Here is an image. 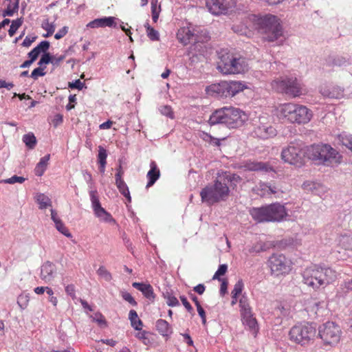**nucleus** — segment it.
<instances>
[{"label": "nucleus", "instance_id": "nucleus-56", "mask_svg": "<svg viewBox=\"0 0 352 352\" xmlns=\"http://www.w3.org/2000/svg\"><path fill=\"white\" fill-rule=\"evenodd\" d=\"M50 47V43L47 41H41L36 47L34 48L39 52V54L41 52H45Z\"/></svg>", "mask_w": 352, "mask_h": 352}, {"label": "nucleus", "instance_id": "nucleus-8", "mask_svg": "<svg viewBox=\"0 0 352 352\" xmlns=\"http://www.w3.org/2000/svg\"><path fill=\"white\" fill-rule=\"evenodd\" d=\"M317 329L312 323L298 324L291 328L289 332V340L301 346L309 344L314 340Z\"/></svg>", "mask_w": 352, "mask_h": 352}, {"label": "nucleus", "instance_id": "nucleus-44", "mask_svg": "<svg viewBox=\"0 0 352 352\" xmlns=\"http://www.w3.org/2000/svg\"><path fill=\"white\" fill-rule=\"evenodd\" d=\"M55 227L58 232L65 236L68 238L72 237V234L62 221L56 222V223H55Z\"/></svg>", "mask_w": 352, "mask_h": 352}, {"label": "nucleus", "instance_id": "nucleus-33", "mask_svg": "<svg viewBox=\"0 0 352 352\" xmlns=\"http://www.w3.org/2000/svg\"><path fill=\"white\" fill-rule=\"evenodd\" d=\"M131 326L136 330H142L143 326L142 321L138 318V314L135 310H131L129 314Z\"/></svg>", "mask_w": 352, "mask_h": 352}, {"label": "nucleus", "instance_id": "nucleus-43", "mask_svg": "<svg viewBox=\"0 0 352 352\" xmlns=\"http://www.w3.org/2000/svg\"><path fill=\"white\" fill-rule=\"evenodd\" d=\"M23 23V19L22 18L16 19V20H13L12 21V24L10 27V29L8 30V34L10 36H13L17 30L21 26Z\"/></svg>", "mask_w": 352, "mask_h": 352}, {"label": "nucleus", "instance_id": "nucleus-29", "mask_svg": "<svg viewBox=\"0 0 352 352\" xmlns=\"http://www.w3.org/2000/svg\"><path fill=\"white\" fill-rule=\"evenodd\" d=\"M155 327L159 333H160L164 337H168L173 333L170 325L165 320H157Z\"/></svg>", "mask_w": 352, "mask_h": 352}, {"label": "nucleus", "instance_id": "nucleus-28", "mask_svg": "<svg viewBox=\"0 0 352 352\" xmlns=\"http://www.w3.org/2000/svg\"><path fill=\"white\" fill-rule=\"evenodd\" d=\"M228 98L233 97L243 91L247 87L240 81H227Z\"/></svg>", "mask_w": 352, "mask_h": 352}, {"label": "nucleus", "instance_id": "nucleus-31", "mask_svg": "<svg viewBox=\"0 0 352 352\" xmlns=\"http://www.w3.org/2000/svg\"><path fill=\"white\" fill-rule=\"evenodd\" d=\"M338 245L344 250L352 251V236L348 234L340 235L338 238Z\"/></svg>", "mask_w": 352, "mask_h": 352}, {"label": "nucleus", "instance_id": "nucleus-17", "mask_svg": "<svg viewBox=\"0 0 352 352\" xmlns=\"http://www.w3.org/2000/svg\"><path fill=\"white\" fill-rule=\"evenodd\" d=\"M210 38V37L206 32H201L199 35H197L196 38H195L194 42L192 43L191 50L204 55L207 51L206 43L209 41Z\"/></svg>", "mask_w": 352, "mask_h": 352}, {"label": "nucleus", "instance_id": "nucleus-3", "mask_svg": "<svg viewBox=\"0 0 352 352\" xmlns=\"http://www.w3.org/2000/svg\"><path fill=\"white\" fill-rule=\"evenodd\" d=\"M339 274L331 267L319 266L307 267L302 272V282L309 287L316 291L333 283Z\"/></svg>", "mask_w": 352, "mask_h": 352}, {"label": "nucleus", "instance_id": "nucleus-13", "mask_svg": "<svg viewBox=\"0 0 352 352\" xmlns=\"http://www.w3.org/2000/svg\"><path fill=\"white\" fill-rule=\"evenodd\" d=\"M206 6L213 15H226L232 12L236 6L235 0H206Z\"/></svg>", "mask_w": 352, "mask_h": 352}, {"label": "nucleus", "instance_id": "nucleus-54", "mask_svg": "<svg viewBox=\"0 0 352 352\" xmlns=\"http://www.w3.org/2000/svg\"><path fill=\"white\" fill-rule=\"evenodd\" d=\"M227 270H228V266L226 264H222V265H220L217 271L215 272V274H214L213 277H212V279H219L220 280L219 277L221 276H223L226 272H227Z\"/></svg>", "mask_w": 352, "mask_h": 352}, {"label": "nucleus", "instance_id": "nucleus-27", "mask_svg": "<svg viewBox=\"0 0 352 352\" xmlns=\"http://www.w3.org/2000/svg\"><path fill=\"white\" fill-rule=\"evenodd\" d=\"M132 286L140 291L143 295L150 300H153L155 298L153 288L150 284H144L142 283L134 282Z\"/></svg>", "mask_w": 352, "mask_h": 352}, {"label": "nucleus", "instance_id": "nucleus-21", "mask_svg": "<svg viewBox=\"0 0 352 352\" xmlns=\"http://www.w3.org/2000/svg\"><path fill=\"white\" fill-rule=\"evenodd\" d=\"M243 167L245 170L250 171H261V172H270L274 171L273 167L267 162H257V161H247Z\"/></svg>", "mask_w": 352, "mask_h": 352}, {"label": "nucleus", "instance_id": "nucleus-15", "mask_svg": "<svg viewBox=\"0 0 352 352\" xmlns=\"http://www.w3.org/2000/svg\"><path fill=\"white\" fill-rule=\"evenodd\" d=\"M254 133L261 139H268L276 135V129L271 125L266 117H260L258 124L254 127Z\"/></svg>", "mask_w": 352, "mask_h": 352}, {"label": "nucleus", "instance_id": "nucleus-45", "mask_svg": "<svg viewBox=\"0 0 352 352\" xmlns=\"http://www.w3.org/2000/svg\"><path fill=\"white\" fill-rule=\"evenodd\" d=\"M203 139L205 141L209 142L210 144L219 146L221 145V141H223L226 139V138H213L211 135L204 133V137Z\"/></svg>", "mask_w": 352, "mask_h": 352}, {"label": "nucleus", "instance_id": "nucleus-11", "mask_svg": "<svg viewBox=\"0 0 352 352\" xmlns=\"http://www.w3.org/2000/svg\"><path fill=\"white\" fill-rule=\"evenodd\" d=\"M292 261L283 254H273L268 260L271 274L275 277L285 276L293 270Z\"/></svg>", "mask_w": 352, "mask_h": 352}, {"label": "nucleus", "instance_id": "nucleus-23", "mask_svg": "<svg viewBox=\"0 0 352 352\" xmlns=\"http://www.w3.org/2000/svg\"><path fill=\"white\" fill-rule=\"evenodd\" d=\"M116 26V18L113 16L96 19L87 24V27L91 28H98L105 27L111 28Z\"/></svg>", "mask_w": 352, "mask_h": 352}, {"label": "nucleus", "instance_id": "nucleus-12", "mask_svg": "<svg viewBox=\"0 0 352 352\" xmlns=\"http://www.w3.org/2000/svg\"><path fill=\"white\" fill-rule=\"evenodd\" d=\"M272 87L278 92L285 93L293 98L302 94V87L296 78L277 79L272 82Z\"/></svg>", "mask_w": 352, "mask_h": 352}, {"label": "nucleus", "instance_id": "nucleus-25", "mask_svg": "<svg viewBox=\"0 0 352 352\" xmlns=\"http://www.w3.org/2000/svg\"><path fill=\"white\" fill-rule=\"evenodd\" d=\"M160 177V170L158 168L156 162L155 161H151L150 163V170L146 174V177L148 179V182L146 184V188H148L151 187L156 181Z\"/></svg>", "mask_w": 352, "mask_h": 352}, {"label": "nucleus", "instance_id": "nucleus-52", "mask_svg": "<svg viewBox=\"0 0 352 352\" xmlns=\"http://www.w3.org/2000/svg\"><path fill=\"white\" fill-rule=\"evenodd\" d=\"M243 283L242 281V280H239L234 285V289H232V292H231V295L232 296H239L243 289Z\"/></svg>", "mask_w": 352, "mask_h": 352}, {"label": "nucleus", "instance_id": "nucleus-58", "mask_svg": "<svg viewBox=\"0 0 352 352\" xmlns=\"http://www.w3.org/2000/svg\"><path fill=\"white\" fill-rule=\"evenodd\" d=\"M122 298L129 302L131 305L135 306L137 305V302L133 296L129 292H123L122 294Z\"/></svg>", "mask_w": 352, "mask_h": 352}, {"label": "nucleus", "instance_id": "nucleus-5", "mask_svg": "<svg viewBox=\"0 0 352 352\" xmlns=\"http://www.w3.org/2000/svg\"><path fill=\"white\" fill-rule=\"evenodd\" d=\"M307 157L317 163L333 167L342 162V156L328 144H314L307 146Z\"/></svg>", "mask_w": 352, "mask_h": 352}, {"label": "nucleus", "instance_id": "nucleus-41", "mask_svg": "<svg viewBox=\"0 0 352 352\" xmlns=\"http://www.w3.org/2000/svg\"><path fill=\"white\" fill-rule=\"evenodd\" d=\"M23 141L29 148H34L36 144V137L33 133H28L23 135Z\"/></svg>", "mask_w": 352, "mask_h": 352}, {"label": "nucleus", "instance_id": "nucleus-18", "mask_svg": "<svg viewBox=\"0 0 352 352\" xmlns=\"http://www.w3.org/2000/svg\"><path fill=\"white\" fill-rule=\"evenodd\" d=\"M269 208L271 221H281L287 216L285 207L279 203L270 204Z\"/></svg>", "mask_w": 352, "mask_h": 352}, {"label": "nucleus", "instance_id": "nucleus-57", "mask_svg": "<svg viewBox=\"0 0 352 352\" xmlns=\"http://www.w3.org/2000/svg\"><path fill=\"white\" fill-rule=\"evenodd\" d=\"M50 63H52V56L49 53H45L41 56L38 64L40 67H42L43 65H47Z\"/></svg>", "mask_w": 352, "mask_h": 352}, {"label": "nucleus", "instance_id": "nucleus-53", "mask_svg": "<svg viewBox=\"0 0 352 352\" xmlns=\"http://www.w3.org/2000/svg\"><path fill=\"white\" fill-rule=\"evenodd\" d=\"M160 111L162 114L170 118H174V113L173 111V109L170 106L168 105H164L160 107Z\"/></svg>", "mask_w": 352, "mask_h": 352}, {"label": "nucleus", "instance_id": "nucleus-46", "mask_svg": "<svg viewBox=\"0 0 352 352\" xmlns=\"http://www.w3.org/2000/svg\"><path fill=\"white\" fill-rule=\"evenodd\" d=\"M97 274L103 278L106 281H110L112 279L111 273L104 267L100 266L97 270Z\"/></svg>", "mask_w": 352, "mask_h": 352}, {"label": "nucleus", "instance_id": "nucleus-40", "mask_svg": "<svg viewBox=\"0 0 352 352\" xmlns=\"http://www.w3.org/2000/svg\"><path fill=\"white\" fill-rule=\"evenodd\" d=\"M41 27L47 31V33L43 34L44 37H49L54 32L55 25L53 23H50L48 19H45L43 21Z\"/></svg>", "mask_w": 352, "mask_h": 352}, {"label": "nucleus", "instance_id": "nucleus-50", "mask_svg": "<svg viewBox=\"0 0 352 352\" xmlns=\"http://www.w3.org/2000/svg\"><path fill=\"white\" fill-rule=\"evenodd\" d=\"M138 332L135 334V337L141 340L145 345H148L151 344V341L148 337V333L145 331H141Z\"/></svg>", "mask_w": 352, "mask_h": 352}, {"label": "nucleus", "instance_id": "nucleus-1", "mask_svg": "<svg viewBox=\"0 0 352 352\" xmlns=\"http://www.w3.org/2000/svg\"><path fill=\"white\" fill-rule=\"evenodd\" d=\"M232 30L248 37L252 36V30H257L262 39L267 42H274L283 36V28L279 19L272 14L265 16L250 15L245 20V24H234Z\"/></svg>", "mask_w": 352, "mask_h": 352}, {"label": "nucleus", "instance_id": "nucleus-2", "mask_svg": "<svg viewBox=\"0 0 352 352\" xmlns=\"http://www.w3.org/2000/svg\"><path fill=\"white\" fill-rule=\"evenodd\" d=\"M241 178L236 175L230 173L219 174L214 182L213 184L206 186L200 192L201 201L208 205H213L220 201L227 200L230 196V182H239Z\"/></svg>", "mask_w": 352, "mask_h": 352}, {"label": "nucleus", "instance_id": "nucleus-64", "mask_svg": "<svg viewBox=\"0 0 352 352\" xmlns=\"http://www.w3.org/2000/svg\"><path fill=\"white\" fill-rule=\"evenodd\" d=\"M65 292L72 296L73 298L76 297L75 295V287L74 285H68L65 287Z\"/></svg>", "mask_w": 352, "mask_h": 352}, {"label": "nucleus", "instance_id": "nucleus-6", "mask_svg": "<svg viewBox=\"0 0 352 352\" xmlns=\"http://www.w3.org/2000/svg\"><path fill=\"white\" fill-rule=\"evenodd\" d=\"M246 113L234 107H223L215 111L210 117L211 124H225L230 129H237L242 126L248 120Z\"/></svg>", "mask_w": 352, "mask_h": 352}, {"label": "nucleus", "instance_id": "nucleus-48", "mask_svg": "<svg viewBox=\"0 0 352 352\" xmlns=\"http://www.w3.org/2000/svg\"><path fill=\"white\" fill-rule=\"evenodd\" d=\"M164 298L166 300L167 305L170 307H176L179 305L177 298L172 294L167 292L164 296Z\"/></svg>", "mask_w": 352, "mask_h": 352}, {"label": "nucleus", "instance_id": "nucleus-60", "mask_svg": "<svg viewBox=\"0 0 352 352\" xmlns=\"http://www.w3.org/2000/svg\"><path fill=\"white\" fill-rule=\"evenodd\" d=\"M84 86V83L80 80H76L74 82H69V87L71 89H82Z\"/></svg>", "mask_w": 352, "mask_h": 352}, {"label": "nucleus", "instance_id": "nucleus-26", "mask_svg": "<svg viewBox=\"0 0 352 352\" xmlns=\"http://www.w3.org/2000/svg\"><path fill=\"white\" fill-rule=\"evenodd\" d=\"M56 266L50 261H46L41 267V278L45 282L50 281L54 276Z\"/></svg>", "mask_w": 352, "mask_h": 352}, {"label": "nucleus", "instance_id": "nucleus-38", "mask_svg": "<svg viewBox=\"0 0 352 352\" xmlns=\"http://www.w3.org/2000/svg\"><path fill=\"white\" fill-rule=\"evenodd\" d=\"M19 10V0H15L13 4L9 3L7 8L3 12V16H12Z\"/></svg>", "mask_w": 352, "mask_h": 352}, {"label": "nucleus", "instance_id": "nucleus-62", "mask_svg": "<svg viewBox=\"0 0 352 352\" xmlns=\"http://www.w3.org/2000/svg\"><path fill=\"white\" fill-rule=\"evenodd\" d=\"M63 121V116L60 114H56L54 116L52 122L54 127H57L60 124H62Z\"/></svg>", "mask_w": 352, "mask_h": 352}, {"label": "nucleus", "instance_id": "nucleus-4", "mask_svg": "<svg viewBox=\"0 0 352 352\" xmlns=\"http://www.w3.org/2000/svg\"><path fill=\"white\" fill-rule=\"evenodd\" d=\"M276 116L284 122L301 125L311 121L313 112L306 106L288 102L281 104L276 108Z\"/></svg>", "mask_w": 352, "mask_h": 352}, {"label": "nucleus", "instance_id": "nucleus-24", "mask_svg": "<svg viewBox=\"0 0 352 352\" xmlns=\"http://www.w3.org/2000/svg\"><path fill=\"white\" fill-rule=\"evenodd\" d=\"M241 320L244 325L248 327L249 331L252 333V335L256 337L257 335L259 328L258 325L257 320L255 317H254L252 312L248 314V315H243L241 316Z\"/></svg>", "mask_w": 352, "mask_h": 352}, {"label": "nucleus", "instance_id": "nucleus-51", "mask_svg": "<svg viewBox=\"0 0 352 352\" xmlns=\"http://www.w3.org/2000/svg\"><path fill=\"white\" fill-rule=\"evenodd\" d=\"M25 181V177L17 176V175H14V176L11 177L10 178L2 180L1 182L4 183V184H13L15 183L22 184Z\"/></svg>", "mask_w": 352, "mask_h": 352}, {"label": "nucleus", "instance_id": "nucleus-59", "mask_svg": "<svg viewBox=\"0 0 352 352\" xmlns=\"http://www.w3.org/2000/svg\"><path fill=\"white\" fill-rule=\"evenodd\" d=\"M68 32V28L67 26H64L61 29H60L58 32L54 35V38L56 40H59L64 37Z\"/></svg>", "mask_w": 352, "mask_h": 352}, {"label": "nucleus", "instance_id": "nucleus-35", "mask_svg": "<svg viewBox=\"0 0 352 352\" xmlns=\"http://www.w3.org/2000/svg\"><path fill=\"white\" fill-rule=\"evenodd\" d=\"M36 200L40 209H45L52 206L51 199L45 195L40 193L36 197Z\"/></svg>", "mask_w": 352, "mask_h": 352}, {"label": "nucleus", "instance_id": "nucleus-61", "mask_svg": "<svg viewBox=\"0 0 352 352\" xmlns=\"http://www.w3.org/2000/svg\"><path fill=\"white\" fill-rule=\"evenodd\" d=\"M65 58V55L54 56H52V64L54 66H58Z\"/></svg>", "mask_w": 352, "mask_h": 352}, {"label": "nucleus", "instance_id": "nucleus-9", "mask_svg": "<svg viewBox=\"0 0 352 352\" xmlns=\"http://www.w3.org/2000/svg\"><path fill=\"white\" fill-rule=\"evenodd\" d=\"M318 335L323 345L333 347L340 342L342 331L337 323L328 321L319 327Z\"/></svg>", "mask_w": 352, "mask_h": 352}, {"label": "nucleus", "instance_id": "nucleus-16", "mask_svg": "<svg viewBox=\"0 0 352 352\" xmlns=\"http://www.w3.org/2000/svg\"><path fill=\"white\" fill-rule=\"evenodd\" d=\"M227 81L212 84L206 88L208 96L218 98H228Z\"/></svg>", "mask_w": 352, "mask_h": 352}, {"label": "nucleus", "instance_id": "nucleus-42", "mask_svg": "<svg viewBox=\"0 0 352 352\" xmlns=\"http://www.w3.org/2000/svg\"><path fill=\"white\" fill-rule=\"evenodd\" d=\"M339 140L342 145L352 151V135L342 133L339 135Z\"/></svg>", "mask_w": 352, "mask_h": 352}, {"label": "nucleus", "instance_id": "nucleus-14", "mask_svg": "<svg viewBox=\"0 0 352 352\" xmlns=\"http://www.w3.org/2000/svg\"><path fill=\"white\" fill-rule=\"evenodd\" d=\"M89 195L95 216L98 218L100 221L104 223H116L112 215L102 207L99 198L97 195V191L91 190L89 192Z\"/></svg>", "mask_w": 352, "mask_h": 352}, {"label": "nucleus", "instance_id": "nucleus-55", "mask_svg": "<svg viewBox=\"0 0 352 352\" xmlns=\"http://www.w3.org/2000/svg\"><path fill=\"white\" fill-rule=\"evenodd\" d=\"M45 67L43 68L42 67H38L34 69L31 74V77L34 79H37L38 76H43L45 74L44 72Z\"/></svg>", "mask_w": 352, "mask_h": 352}, {"label": "nucleus", "instance_id": "nucleus-10", "mask_svg": "<svg viewBox=\"0 0 352 352\" xmlns=\"http://www.w3.org/2000/svg\"><path fill=\"white\" fill-rule=\"evenodd\" d=\"M280 157L285 163L296 166H301L305 162L307 147L304 148L300 144L291 142L286 147L283 148Z\"/></svg>", "mask_w": 352, "mask_h": 352}, {"label": "nucleus", "instance_id": "nucleus-22", "mask_svg": "<svg viewBox=\"0 0 352 352\" xmlns=\"http://www.w3.org/2000/svg\"><path fill=\"white\" fill-rule=\"evenodd\" d=\"M253 191L261 197H265L278 192L279 189L276 186L261 182L253 188Z\"/></svg>", "mask_w": 352, "mask_h": 352}, {"label": "nucleus", "instance_id": "nucleus-30", "mask_svg": "<svg viewBox=\"0 0 352 352\" xmlns=\"http://www.w3.org/2000/svg\"><path fill=\"white\" fill-rule=\"evenodd\" d=\"M50 158V155L48 154L43 157H42L39 162L36 164L34 168V173L37 176H42L47 169L48 162Z\"/></svg>", "mask_w": 352, "mask_h": 352}, {"label": "nucleus", "instance_id": "nucleus-39", "mask_svg": "<svg viewBox=\"0 0 352 352\" xmlns=\"http://www.w3.org/2000/svg\"><path fill=\"white\" fill-rule=\"evenodd\" d=\"M161 12L160 5H157V0L151 1V12L152 19L154 23H156L159 19L160 12Z\"/></svg>", "mask_w": 352, "mask_h": 352}, {"label": "nucleus", "instance_id": "nucleus-36", "mask_svg": "<svg viewBox=\"0 0 352 352\" xmlns=\"http://www.w3.org/2000/svg\"><path fill=\"white\" fill-rule=\"evenodd\" d=\"M352 291V279L344 280L340 285V289L337 292V296H343L349 292Z\"/></svg>", "mask_w": 352, "mask_h": 352}, {"label": "nucleus", "instance_id": "nucleus-63", "mask_svg": "<svg viewBox=\"0 0 352 352\" xmlns=\"http://www.w3.org/2000/svg\"><path fill=\"white\" fill-rule=\"evenodd\" d=\"M180 300H181L183 305L187 309V311L188 312L191 313L193 311V308L192 307V306L190 304V302L187 300V298L185 296H180Z\"/></svg>", "mask_w": 352, "mask_h": 352}, {"label": "nucleus", "instance_id": "nucleus-34", "mask_svg": "<svg viewBox=\"0 0 352 352\" xmlns=\"http://www.w3.org/2000/svg\"><path fill=\"white\" fill-rule=\"evenodd\" d=\"M240 314L241 316L243 315H248V314L252 312V308L250 305L248 299L246 296H243L239 301Z\"/></svg>", "mask_w": 352, "mask_h": 352}, {"label": "nucleus", "instance_id": "nucleus-7", "mask_svg": "<svg viewBox=\"0 0 352 352\" xmlns=\"http://www.w3.org/2000/svg\"><path fill=\"white\" fill-rule=\"evenodd\" d=\"M248 65L245 58L226 50L219 53L218 70L223 74H239L248 70Z\"/></svg>", "mask_w": 352, "mask_h": 352}, {"label": "nucleus", "instance_id": "nucleus-32", "mask_svg": "<svg viewBox=\"0 0 352 352\" xmlns=\"http://www.w3.org/2000/svg\"><path fill=\"white\" fill-rule=\"evenodd\" d=\"M116 185L119 192L127 199L128 202L130 203L131 201V197L130 195L128 186L124 179H116Z\"/></svg>", "mask_w": 352, "mask_h": 352}, {"label": "nucleus", "instance_id": "nucleus-47", "mask_svg": "<svg viewBox=\"0 0 352 352\" xmlns=\"http://www.w3.org/2000/svg\"><path fill=\"white\" fill-rule=\"evenodd\" d=\"M107 153L106 149L102 146H98V160L99 164H107Z\"/></svg>", "mask_w": 352, "mask_h": 352}, {"label": "nucleus", "instance_id": "nucleus-19", "mask_svg": "<svg viewBox=\"0 0 352 352\" xmlns=\"http://www.w3.org/2000/svg\"><path fill=\"white\" fill-rule=\"evenodd\" d=\"M200 32L195 33L189 27L180 28L177 32V38L179 41L184 45H186L190 43H193L197 35H199Z\"/></svg>", "mask_w": 352, "mask_h": 352}, {"label": "nucleus", "instance_id": "nucleus-37", "mask_svg": "<svg viewBox=\"0 0 352 352\" xmlns=\"http://www.w3.org/2000/svg\"><path fill=\"white\" fill-rule=\"evenodd\" d=\"M144 27L146 28L147 36L150 38V40L159 41L160 35L157 30L152 28L148 22L144 24Z\"/></svg>", "mask_w": 352, "mask_h": 352}, {"label": "nucleus", "instance_id": "nucleus-49", "mask_svg": "<svg viewBox=\"0 0 352 352\" xmlns=\"http://www.w3.org/2000/svg\"><path fill=\"white\" fill-rule=\"evenodd\" d=\"M93 320L98 324L100 327H106L107 321L105 320L104 316L100 312H97L94 314V316H91Z\"/></svg>", "mask_w": 352, "mask_h": 352}, {"label": "nucleus", "instance_id": "nucleus-20", "mask_svg": "<svg viewBox=\"0 0 352 352\" xmlns=\"http://www.w3.org/2000/svg\"><path fill=\"white\" fill-rule=\"evenodd\" d=\"M269 211V205H267L260 208H252L250 210V214L252 219L258 223L270 222L271 220Z\"/></svg>", "mask_w": 352, "mask_h": 352}]
</instances>
